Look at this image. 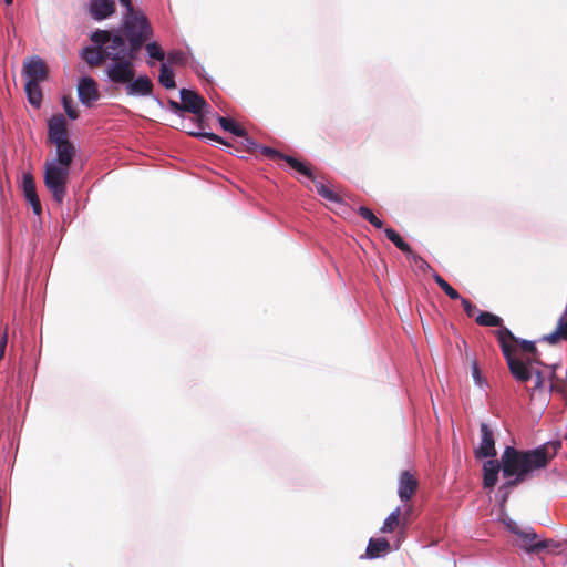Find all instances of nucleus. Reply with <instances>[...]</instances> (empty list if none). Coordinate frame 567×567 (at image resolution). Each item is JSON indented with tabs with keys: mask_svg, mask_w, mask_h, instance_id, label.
<instances>
[{
	"mask_svg": "<svg viewBox=\"0 0 567 567\" xmlns=\"http://www.w3.org/2000/svg\"><path fill=\"white\" fill-rule=\"evenodd\" d=\"M48 137L55 145V156L45 161L43 181L53 199L62 203L71 164L76 155L75 145L69 140L68 122L62 114H55L48 121Z\"/></svg>",
	"mask_w": 567,
	"mask_h": 567,
	"instance_id": "obj_1",
	"label": "nucleus"
},
{
	"mask_svg": "<svg viewBox=\"0 0 567 567\" xmlns=\"http://www.w3.org/2000/svg\"><path fill=\"white\" fill-rule=\"evenodd\" d=\"M136 52L127 48L120 34L113 35L112 43L104 48L105 58L110 60L105 74L114 85L124 86L128 96H151L154 86L151 79L145 74L135 76Z\"/></svg>",
	"mask_w": 567,
	"mask_h": 567,
	"instance_id": "obj_2",
	"label": "nucleus"
},
{
	"mask_svg": "<svg viewBox=\"0 0 567 567\" xmlns=\"http://www.w3.org/2000/svg\"><path fill=\"white\" fill-rule=\"evenodd\" d=\"M554 456L549 453V446L542 445L530 451H518L512 446H506L504 450L501 463L503 476L512 478L501 486L502 505L508 497V489L518 483L527 480L530 474L544 468Z\"/></svg>",
	"mask_w": 567,
	"mask_h": 567,
	"instance_id": "obj_3",
	"label": "nucleus"
},
{
	"mask_svg": "<svg viewBox=\"0 0 567 567\" xmlns=\"http://www.w3.org/2000/svg\"><path fill=\"white\" fill-rule=\"evenodd\" d=\"M497 338L502 347V351L507 360L508 367L511 369V372L513 375L522 382L528 381L533 374H536V386H539L542 383L540 373L537 370H534L530 361H525L522 358H515L513 355V350L515 348V343L517 340L512 334V332L501 327V329L497 330Z\"/></svg>",
	"mask_w": 567,
	"mask_h": 567,
	"instance_id": "obj_4",
	"label": "nucleus"
},
{
	"mask_svg": "<svg viewBox=\"0 0 567 567\" xmlns=\"http://www.w3.org/2000/svg\"><path fill=\"white\" fill-rule=\"evenodd\" d=\"M124 29L130 41L128 49H132L133 51H137L152 35V29L145 16L135 10L125 14Z\"/></svg>",
	"mask_w": 567,
	"mask_h": 567,
	"instance_id": "obj_5",
	"label": "nucleus"
},
{
	"mask_svg": "<svg viewBox=\"0 0 567 567\" xmlns=\"http://www.w3.org/2000/svg\"><path fill=\"white\" fill-rule=\"evenodd\" d=\"M480 431H481V442H480V445L474 451L475 456L477 458L495 457L496 450H495V441H494L493 431L489 429V426L486 423L481 424Z\"/></svg>",
	"mask_w": 567,
	"mask_h": 567,
	"instance_id": "obj_6",
	"label": "nucleus"
},
{
	"mask_svg": "<svg viewBox=\"0 0 567 567\" xmlns=\"http://www.w3.org/2000/svg\"><path fill=\"white\" fill-rule=\"evenodd\" d=\"M181 101L183 102V111H187L196 115H202L208 109L205 100L192 90L182 89Z\"/></svg>",
	"mask_w": 567,
	"mask_h": 567,
	"instance_id": "obj_7",
	"label": "nucleus"
},
{
	"mask_svg": "<svg viewBox=\"0 0 567 567\" xmlns=\"http://www.w3.org/2000/svg\"><path fill=\"white\" fill-rule=\"evenodd\" d=\"M23 75L25 82L40 83L47 78V68L39 56H32L23 64Z\"/></svg>",
	"mask_w": 567,
	"mask_h": 567,
	"instance_id": "obj_8",
	"label": "nucleus"
},
{
	"mask_svg": "<svg viewBox=\"0 0 567 567\" xmlns=\"http://www.w3.org/2000/svg\"><path fill=\"white\" fill-rule=\"evenodd\" d=\"M78 96L81 103L87 107L99 99L97 83L90 76H84L78 84Z\"/></svg>",
	"mask_w": 567,
	"mask_h": 567,
	"instance_id": "obj_9",
	"label": "nucleus"
},
{
	"mask_svg": "<svg viewBox=\"0 0 567 567\" xmlns=\"http://www.w3.org/2000/svg\"><path fill=\"white\" fill-rule=\"evenodd\" d=\"M21 186L25 199L31 204L34 214H41V204L35 192V184L32 175L28 172L21 176Z\"/></svg>",
	"mask_w": 567,
	"mask_h": 567,
	"instance_id": "obj_10",
	"label": "nucleus"
},
{
	"mask_svg": "<svg viewBox=\"0 0 567 567\" xmlns=\"http://www.w3.org/2000/svg\"><path fill=\"white\" fill-rule=\"evenodd\" d=\"M417 487V481L408 471L403 472L399 480L398 494L402 502L409 501L415 493Z\"/></svg>",
	"mask_w": 567,
	"mask_h": 567,
	"instance_id": "obj_11",
	"label": "nucleus"
},
{
	"mask_svg": "<svg viewBox=\"0 0 567 567\" xmlns=\"http://www.w3.org/2000/svg\"><path fill=\"white\" fill-rule=\"evenodd\" d=\"M115 11L114 0H91L90 12L93 19L103 20L112 16Z\"/></svg>",
	"mask_w": 567,
	"mask_h": 567,
	"instance_id": "obj_12",
	"label": "nucleus"
},
{
	"mask_svg": "<svg viewBox=\"0 0 567 567\" xmlns=\"http://www.w3.org/2000/svg\"><path fill=\"white\" fill-rule=\"evenodd\" d=\"M501 464L496 460H488L483 464V486L484 488L492 489L497 481Z\"/></svg>",
	"mask_w": 567,
	"mask_h": 567,
	"instance_id": "obj_13",
	"label": "nucleus"
},
{
	"mask_svg": "<svg viewBox=\"0 0 567 567\" xmlns=\"http://www.w3.org/2000/svg\"><path fill=\"white\" fill-rule=\"evenodd\" d=\"M516 545L526 551H533L538 548H543V543H536V534L532 529L520 530L517 535Z\"/></svg>",
	"mask_w": 567,
	"mask_h": 567,
	"instance_id": "obj_14",
	"label": "nucleus"
},
{
	"mask_svg": "<svg viewBox=\"0 0 567 567\" xmlns=\"http://www.w3.org/2000/svg\"><path fill=\"white\" fill-rule=\"evenodd\" d=\"M389 549L390 544L385 538H371L369 540L365 555L368 558H377L382 554L388 553Z\"/></svg>",
	"mask_w": 567,
	"mask_h": 567,
	"instance_id": "obj_15",
	"label": "nucleus"
},
{
	"mask_svg": "<svg viewBox=\"0 0 567 567\" xmlns=\"http://www.w3.org/2000/svg\"><path fill=\"white\" fill-rule=\"evenodd\" d=\"M400 525H402V522H401V508L396 507L384 519L383 525L380 528V532L384 533V534L385 533H392Z\"/></svg>",
	"mask_w": 567,
	"mask_h": 567,
	"instance_id": "obj_16",
	"label": "nucleus"
},
{
	"mask_svg": "<svg viewBox=\"0 0 567 567\" xmlns=\"http://www.w3.org/2000/svg\"><path fill=\"white\" fill-rule=\"evenodd\" d=\"M39 84L40 83L35 82H25L24 85L29 102L37 107L40 106L42 100V93Z\"/></svg>",
	"mask_w": 567,
	"mask_h": 567,
	"instance_id": "obj_17",
	"label": "nucleus"
},
{
	"mask_svg": "<svg viewBox=\"0 0 567 567\" xmlns=\"http://www.w3.org/2000/svg\"><path fill=\"white\" fill-rule=\"evenodd\" d=\"M104 50L102 51L100 48H85L82 51V58L90 64V65H99L103 60Z\"/></svg>",
	"mask_w": 567,
	"mask_h": 567,
	"instance_id": "obj_18",
	"label": "nucleus"
},
{
	"mask_svg": "<svg viewBox=\"0 0 567 567\" xmlns=\"http://www.w3.org/2000/svg\"><path fill=\"white\" fill-rule=\"evenodd\" d=\"M158 81L165 89H175L176 84L174 80V73L168 68L167 63H162Z\"/></svg>",
	"mask_w": 567,
	"mask_h": 567,
	"instance_id": "obj_19",
	"label": "nucleus"
},
{
	"mask_svg": "<svg viewBox=\"0 0 567 567\" xmlns=\"http://www.w3.org/2000/svg\"><path fill=\"white\" fill-rule=\"evenodd\" d=\"M315 188L317 193L324 199L331 202V203H340L341 198L340 196L334 193L328 185L323 184L322 182H315Z\"/></svg>",
	"mask_w": 567,
	"mask_h": 567,
	"instance_id": "obj_20",
	"label": "nucleus"
},
{
	"mask_svg": "<svg viewBox=\"0 0 567 567\" xmlns=\"http://www.w3.org/2000/svg\"><path fill=\"white\" fill-rule=\"evenodd\" d=\"M218 122H219L220 126L223 127V130L230 132L231 134H234L236 136H245L246 135V131L231 118L220 116L218 118Z\"/></svg>",
	"mask_w": 567,
	"mask_h": 567,
	"instance_id": "obj_21",
	"label": "nucleus"
},
{
	"mask_svg": "<svg viewBox=\"0 0 567 567\" xmlns=\"http://www.w3.org/2000/svg\"><path fill=\"white\" fill-rule=\"evenodd\" d=\"M385 236L392 241L401 251L411 254V247L400 237V235L392 228L384 229Z\"/></svg>",
	"mask_w": 567,
	"mask_h": 567,
	"instance_id": "obj_22",
	"label": "nucleus"
},
{
	"mask_svg": "<svg viewBox=\"0 0 567 567\" xmlns=\"http://www.w3.org/2000/svg\"><path fill=\"white\" fill-rule=\"evenodd\" d=\"M476 322L486 327H501L502 319L491 312H480L475 318Z\"/></svg>",
	"mask_w": 567,
	"mask_h": 567,
	"instance_id": "obj_23",
	"label": "nucleus"
},
{
	"mask_svg": "<svg viewBox=\"0 0 567 567\" xmlns=\"http://www.w3.org/2000/svg\"><path fill=\"white\" fill-rule=\"evenodd\" d=\"M112 39H113V37H111L110 32L104 31V30H97V31L93 32L92 35H91L92 42L97 44L100 49L104 44H105V48L109 44H111L112 43Z\"/></svg>",
	"mask_w": 567,
	"mask_h": 567,
	"instance_id": "obj_24",
	"label": "nucleus"
},
{
	"mask_svg": "<svg viewBox=\"0 0 567 567\" xmlns=\"http://www.w3.org/2000/svg\"><path fill=\"white\" fill-rule=\"evenodd\" d=\"M433 278L435 282L440 286V288L451 298V299H460L458 292L451 287L440 275L434 274Z\"/></svg>",
	"mask_w": 567,
	"mask_h": 567,
	"instance_id": "obj_25",
	"label": "nucleus"
},
{
	"mask_svg": "<svg viewBox=\"0 0 567 567\" xmlns=\"http://www.w3.org/2000/svg\"><path fill=\"white\" fill-rule=\"evenodd\" d=\"M147 55L157 61H163L165 59V53L162 48L156 42H150L145 47Z\"/></svg>",
	"mask_w": 567,
	"mask_h": 567,
	"instance_id": "obj_26",
	"label": "nucleus"
},
{
	"mask_svg": "<svg viewBox=\"0 0 567 567\" xmlns=\"http://www.w3.org/2000/svg\"><path fill=\"white\" fill-rule=\"evenodd\" d=\"M284 159L297 172L303 174L307 177H311L310 169L300 161L291 157V156H285Z\"/></svg>",
	"mask_w": 567,
	"mask_h": 567,
	"instance_id": "obj_27",
	"label": "nucleus"
},
{
	"mask_svg": "<svg viewBox=\"0 0 567 567\" xmlns=\"http://www.w3.org/2000/svg\"><path fill=\"white\" fill-rule=\"evenodd\" d=\"M62 105L70 120H76L79 117L76 107L74 106L73 101L70 97L64 96L62 99Z\"/></svg>",
	"mask_w": 567,
	"mask_h": 567,
	"instance_id": "obj_28",
	"label": "nucleus"
},
{
	"mask_svg": "<svg viewBox=\"0 0 567 567\" xmlns=\"http://www.w3.org/2000/svg\"><path fill=\"white\" fill-rule=\"evenodd\" d=\"M561 338H565V333H564V326L563 324H557V328L555 329V331H553L551 333L549 334H546L544 336V340L554 344L556 343L559 339Z\"/></svg>",
	"mask_w": 567,
	"mask_h": 567,
	"instance_id": "obj_29",
	"label": "nucleus"
},
{
	"mask_svg": "<svg viewBox=\"0 0 567 567\" xmlns=\"http://www.w3.org/2000/svg\"><path fill=\"white\" fill-rule=\"evenodd\" d=\"M185 59H186L185 53L182 51H173V52H169L167 55V61L171 64H182L185 62Z\"/></svg>",
	"mask_w": 567,
	"mask_h": 567,
	"instance_id": "obj_30",
	"label": "nucleus"
},
{
	"mask_svg": "<svg viewBox=\"0 0 567 567\" xmlns=\"http://www.w3.org/2000/svg\"><path fill=\"white\" fill-rule=\"evenodd\" d=\"M460 299H461L462 306H463L464 311L466 312V315L468 317L474 316V313L477 311L476 307L473 303H471L467 299H464V298H461V297H460Z\"/></svg>",
	"mask_w": 567,
	"mask_h": 567,
	"instance_id": "obj_31",
	"label": "nucleus"
},
{
	"mask_svg": "<svg viewBox=\"0 0 567 567\" xmlns=\"http://www.w3.org/2000/svg\"><path fill=\"white\" fill-rule=\"evenodd\" d=\"M260 152L271 158H284L285 156L278 153L276 150L267 147V146H260Z\"/></svg>",
	"mask_w": 567,
	"mask_h": 567,
	"instance_id": "obj_32",
	"label": "nucleus"
},
{
	"mask_svg": "<svg viewBox=\"0 0 567 567\" xmlns=\"http://www.w3.org/2000/svg\"><path fill=\"white\" fill-rule=\"evenodd\" d=\"M359 215L367 219L369 223L371 221V219L374 217V214L367 207L364 206H361L359 207V210H358Z\"/></svg>",
	"mask_w": 567,
	"mask_h": 567,
	"instance_id": "obj_33",
	"label": "nucleus"
},
{
	"mask_svg": "<svg viewBox=\"0 0 567 567\" xmlns=\"http://www.w3.org/2000/svg\"><path fill=\"white\" fill-rule=\"evenodd\" d=\"M504 523L505 525L507 526V528L514 533L515 535H517L522 529L518 527V525L512 520L511 518H505L504 519Z\"/></svg>",
	"mask_w": 567,
	"mask_h": 567,
	"instance_id": "obj_34",
	"label": "nucleus"
},
{
	"mask_svg": "<svg viewBox=\"0 0 567 567\" xmlns=\"http://www.w3.org/2000/svg\"><path fill=\"white\" fill-rule=\"evenodd\" d=\"M520 347L525 353H534L536 351L535 344L530 341H522Z\"/></svg>",
	"mask_w": 567,
	"mask_h": 567,
	"instance_id": "obj_35",
	"label": "nucleus"
},
{
	"mask_svg": "<svg viewBox=\"0 0 567 567\" xmlns=\"http://www.w3.org/2000/svg\"><path fill=\"white\" fill-rule=\"evenodd\" d=\"M192 134L195 136H202L204 138H208L214 142H218V143L223 142L221 138L214 133H203V134L202 133H192Z\"/></svg>",
	"mask_w": 567,
	"mask_h": 567,
	"instance_id": "obj_36",
	"label": "nucleus"
},
{
	"mask_svg": "<svg viewBox=\"0 0 567 567\" xmlns=\"http://www.w3.org/2000/svg\"><path fill=\"white\" fill-rule=\"evenodd\" d=\"M245 138V143H246V146L248 150L250 151H254V150H259V145L257 143H255L250 137L247 136V134L245 136H243Z\"/></svg>",
	"mask_w": 567,
	"mask_h": 567,
	"instance_id": "obj_37",
	"label": "nucleus"
},
{
	"mask_svg": "<svg viewBox=\"0 0 567 567\" xmlns=\"http://www.w3.org/2000/svg\"><path fill=\"white\" fill-rule=\"evenodd\" d=\"M7 340H8L7 331H4L2 337H1V340H0V359H2L3 355H4V349H6V346H7Z\"/></svg>",
	"mask_w": 567,
	"mask_h": 567,
	"instance_id": "obj_38",
	"label": "nucleus"
},
{
	"mask_svg": "<svg viewBox=\"0 0 567 567\" xmlns=\"http://www.w3.org/2000/svg\"><path fill=\"white\" fill-rule=\"evenodd\" d=\"M411 506H408L403 513H401V522H402V525L405 526L408 524V520H409V516L411 514Z\"/></svg>",
	"mask_w": 567,
	"mask_h": 567,
	"instance_id": "obj_39",
	"label": "nucleus"
},
{
	"mask_svg": "<svg viewBox=\"0 0 567 567\" xmlns=\"http://www.w3.org/2000/svg\"><path fill=\"white\" fill-rule=\"evenodd\" d=\"M472 375H473L475 382L478 383L481 380V375H480V370H478V367L476 363H473V365H472Z\"/></svg>",
	"mask_w": 567,
	"mask_h": 567,
	"instance_id": "obj_40",
	"label": "nucleus"
},
{
	"mask_svg": "<svg viewBox=\"0 0 567 567\" xmlns=\"http://www.w3.org/2000/svg\"><path fill=\"white\" fill-rule=\"evenodd\" d=\"M169 105L175 112L183 111V102L177 103L175 101H169Z\"/></svg>",
	"mask_w": 567,
	"mask_h": 567,
	"instance_id": "obj_41",
	"label": "nucleus"
},
{
	"mask_svg": "<svg viewBox=\"0 0 567 567\" xmlns=\"http://www.w3.org/2000/svg\"><path fill=\"white\" fill-rule=\"evenodd\" d=\"M118 1L122 6H124L126 8V13L134 11V9L131 4V0H118Z\"/></svg>",
	"mask_w": 567,
	"mask_h": 567,
	"instance_id": "obj_42",
	"label": "nucleus"
},
{
	"mask_svg": "<svg viewBox=\"0 0 567 567\" xmlns=\"http://www.w3.org/2000/svg\"><path fill=\"white\" fill-rule=\"evenodd\" d=\"M558 322L559 324L564 326V333L565 338L567 339V318L565 316H561Z\"/></svg>",
	"mask_w": 567,
	"mask_h": 567,
	"instance_id": "obj_43",
	"label": "nucleus"
},
{
	"mask_svg": "<svg viewBox=\"0 0 567 567\" xmlns=\"http://www.w3.org/2000/svg\"><path fill=\"white\" fill-rule=\"evenodd\" d=\"M375 228H382V221L374 215V217L370 221Z\"/></svg>",
	"mask_w": 567,
	"mask_h": 567,
	"instance_id": "obj_44",
	"label": "nucleus"
},
{
	"mask_svg": "<svg viewBox=\"0 0 567 567\" xmlns=\"http://www.w3.org/2000/svg\"><path fill=\"white\" fill-rule=\"evenodd\" d=\"M4 3H6L7 6H11V4L13 3V0H4Z\"/></svg>",
	"mask_w": 567,
	"mask_h": 567,
	"instance_id": "obj_45",
	"label": "nucleus"
},
{
	"mask_svg": "<svg viewBox=\"0 0 567 567\" xmlns=\"http://www.w3.org/2000/svg\"><path fill=\"white\" fill-rule=\"evenodd\" d=\"M196 73H197L198 75H202V73H200L199 69H196Z\"/></svg>",
	"mask_w": 567,
	"mask_h": 567,
	"instance_id": "obj_46",
	"label": "nucleus"
}]
</instances>
